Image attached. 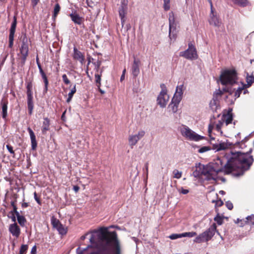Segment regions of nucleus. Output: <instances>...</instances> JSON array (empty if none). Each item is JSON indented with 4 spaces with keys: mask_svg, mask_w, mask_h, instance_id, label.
<instances>
[{
    "mask_svg": "<svg viewBox=\"0 0 254 254\" xmlns=\"http://www.w3.org/2000/svg\"><path fill=\"white\" fill-rule=\"evenodd\" d=\"M14 37H9V47L12 48L13 45Z\"/></svg>",
    "mask_w": 254,
    "mask_h": 254,
    "instance_id": "09e8293b",
    "label": "nucleus"
},
{
    "mask_svg": "<svg viewBox=\"0 0 254 254\" xmlns=\"http://www.w3.org/2000/svg\"><path fill=\"white\" fill-rule=\"evenodd\" d=\"M180 102L177 103V100H174L173 98L172 99L171 103L169 105V108L172 109V111L173 113H176L178 111V105Z\"/></svg>",
    "mask_w": 254,
    "mask_h": 254,
    "instance_id": "b1692460",
    "label": "nucleus"
},
{
    "mask_svg": "<svg viewBox=\"0 0 254 254\" xmlns=\"http://www.w3.org/2000/svg\"><path fill=\"white\" fill-rule=\"evenodd\" d=\"M16 17H14L13 21L12 22L11 27L10 29V32H9V37H14V33L15 32L16 29Z\"/></svg>",
    "mask_w": 254,
    "mask_h": 254,
    "instance_id": "393cba45",
    "label": "nucleus"
},
{
    "mask_svg": "<svg viewBox=\"0 0 254 254\" xmlns=\"http://www.w3.org/2000/svg\"><path fill=\"white\" fill-rule=\"evenodd\" d=\"M41 74V76L44 80V82L45 83V89L44 90V93H46L48 90V80L47 79V77L46 76V74L44 73V72L40 73Z\"/></svg>",
    "mask_w": 254,
    "mask_h": 254,
    "instance_id": "c756f323",
    "label": "nucleus"
},
{
    "mask_svg": "<svg viewBox=\"0 0 254 254\" xmlns=\"http://www.w3.org/2000/svg\"><path fill=\"white\" fill-rule=\"evenodd\" d=\"M209 107L213 112H217V110L219 108V102L216 97L213 96V99L210 101Z\"/></svg>",
    "mask_w": 254,
    "mask_h": 254,
    "instance_id": "6ab92c4d",
    "label": "nucleus"
},
{
    "mask_svg": "<svg viewBox=\"0 0 254 254\" xmlns=\"http://www.w3.org/2000/svg\"><path fill=\"white\" fill-rule=\"evenodd\" d=\"M189 192V190L186 189H182L181 190V192L184 194H186L188 193Z\"/></svg>",
    "mask_w": 254,
    "mask_h": 254,
    "instance_id": "6e6d98bb",
    "label": "nucleus"
},
{
    "mask_svg": "<svg viewBox=\"0 0 254 254\" xmlns=\"http://www.w3.org/2000/svg\"><path fill=\"white\" fill-rule=\"evenodd\" d=\"M73 58L75 60L78 61L81 64H83L84 63V55L75 47L73 48Z\"/></svg>",
    "mask_w": 254,
    "mask_h": 254,
    "instance_id": "ddd939ff",
    "label": "nucleus"
},
{
    "mask_svg": "<svg viewBox=\"0 0 254 254\" xmlns=\"http://www.w3.org/2000/svg\"><path fill=\"white\" fill-rule=\"evenodd\" d=\"M245 88H247V87L243 83L242 87L238 88V89L236 90H235V89H234L233 92L234 93V96L236 98L239 97L243 90H244Z\"/></svg>",
    "mask_w": 254,
    "mask_h": 254,
    "instance_id": "bb28decb",
    "label": "nucleus"
},
{
    "mask_svg": "<svg viewBox=\"0 0 254 254\" xmlns=\"http://www.w3.org/2000/svg\"><path fill=\"white\" fill-rule=\"evenodd\" d=\"M14 214L16 215L17 218H18V217H20L21 216L19 214V213L18 211H16V212H15Z\"/></svg>",
    "mask_w": 254,
    "mask_h": 254,
    "instance_id": "0e129e2a",
    "label": "nucleus"
},
{
    "mask_svg": "<svg viewBox=\"0 0 254 254\" xmlns=\"http://www.w3.org/2000/svg\"><path fill=\"white\" fill-rule=\"evenodd\" d=\"M182 237H193L197 235V233L195 232H185L182 233Z\"/></svg>",
    "mask_w": 254,
    "mask_h": 254,
    "instance_id": "72a5a7b5",
    "label": "nucleus"
},
{
    "mask_svg": "<svg viewBox=\"0 0 254 254\" xmlns=\"http://www.w3.org/2000/svg\"><path fill=\"white\" fill-rule=\"evenodd\" d=\"M17 221L20 225L24 226L26 220L23 216H21L20 217H18L17 218Z\"/></svg>",
    "mask_w": 254,
    "mask_h": 254,
    "instance_id": "a19ab883",
    "label": "nucleus"
},
{
    "mask_svg": "<svg viewBox=\"0 0 254 254\" xmlns=\"http://www.w3.org/2000/svg\"><path fill=\"white\" fill-rule=\"evenodd\" d=\"M209 23L210 25L217 27H219L221 25V22L217 17L214 10H213V12H211Z\"/></svg>",
    "mask_w": 254,
    "mask_h": 254,
    "instance_id": "f8f14e48",
    "label": "nucleus"
},
{
    "mask_svg": "<svg viewBox=\"0 0 254 254\" xmlns=\"http://www.w3.org/2000/svg\"><path fill=\"white\" fill-rule=\"evenodd\" d=\"M172 15L170 14L169 21V37L170 39H175L176 37V29L177 23L175 21V17L173 12H171Z\"/></svg>",
    "mask_w": 254,
    "mask_h": 254,
    "instance_id": "9d476101",
    "label": "nucleus"
},
{
    "mask_svg": "<svg viewBox=\"0 0 254 254\" xmlns=\"http://www.w3.org/2000/svg\"><path fill=\"white\" fill-rule=\"evenodd\" d=\"M180 55L190 60H195L198 58L196 49L191 43H189L188 49L184 52H181Z\"/></svg>",
    "mask_w": 254,
    "mask_h": 254,
    "instance_id": "0eeeda50",
    "label": "nucleus"
},
{
    "mask_svg": "<svg viewBox=\"0 0 254 254\" xmlns=\"http://www.w3.org/2000/svg\"><path fill=\"white\" fill-rule=\"evenodd\" d=\"M9 231L12 236L16 237H18L20 233V229L15 223L10 225L9 227Z\"/></svg>",
    "mask_w": 254,
    "mask_h": 254,
    "instance_id": "4468645a",
    "label": "nucleus"
},
{
    "mask_svg": "<svg viewBox=\"0 0 254 254\" xmlns=\"http://www.w3.org/2000/svg\"><path fill=\"white\" fill-rule=\"evenodd\" d=\"M0 104L1 105L2 109V117L3 119H5L7 116V110L8 101L7 99L3 97L1 100Z\"/></svg>",
    "mask_w": 254,
    "mask_h": 254,
    "instance_id": "f3484780",
    "label": "nucleus"
},
{
    "mask_svg": "<svg viewBox=\"0 0 254 254\" xmlns=\"http://www.w3.org/2000/svg\"><path fill=\"white\" fill-rule=\"evenodd\" d=\"M237 73L235 69H226L224 70L220 76L221 83L223 85L233 84L237 80Z\"/></svg>",
    "mask_w": 254,
    "mask_h": 254,
    "instance_id": "7ed1b4c3",
    "label": "nucleus"
},
{
    "mask_svg": "<svg viewBox=\"0 0 254 254\" xmlns=\"http://www.w3.org/2000/svg\"><path fill=\"white\" fill-rule=\"evenodd\" d=\"M28 249V246L27 245H22L19 252V254H25Z\"/></svg>",
    "mask_w": 254,
    "mask_h": 254,
    "instance_id": "4c0bfd02",
    "label": "nucleus"
},
{
    "mask_svg": "<svg viewBox=\"0 0 254 254\" xmlns=\"http://www.w3.org/2000/svg\"><path fill=\"white\" fill-rule=\"evenodd\" d=\"M214 220L219 225L222 224L223 222V218L220 216L219 214L217 215V216L214 218Z\"/></svg>",
    "mask_w": 254,
    "mask_h": 254,
    "instance_id": "e433bc0d",
    "label": "nucleus"
},
{
    "mask_svg": "<svg viewBox=\"0 0 254 254\" xmlns=\"http://www.w3.org/2000/svg\"><path fill=\"white\" fill-rule=\"evenodd\" d=\"M140 64V61L134 58L131 69L132 73L134 77L137 76L139 73V66Z\"/></svg>",
    "mask_w": 254,
    "mask_h": 254,
    "instance_id": "dca6fc26",
    "label": "nucleus"
},
{
    "mask_svg": "<svg viewBox=\"0 0 254 254\" xmlns=\"http://www.w3.org/2000/svg\"><path fill=\"white\" fill-rule=\"evenodd\" d=\"M160 87L162 90L157 97V101L158 105L161 107H164L169 100V97L167 94V89L165 84H161Z\"/></svg>",
    "mask_w": 254,
    "mask_h": 254,
    "instance_id": "6e6552de",
    "label": "nucleus"
},
{
    "mask_svg": "<svg viewBox=\"0 0 254 254\" xmlns=\"http://www.w3.org/2000/svg\"><path fill=\"white\" fill-rule=\"evenodd\" d=\"M27 130L29 132L30 139H31L32 149L33 150H35L37 146V141H36V136L35 135L34 132L33 131V130L31 129V128L28 127L27 128Z\"/></svg>",
    "mask_w": 254,
    "mask_h": 254,
    "instance_id": "a211bd4d",
    "label": "nucleus"
},
{
    "mask_svg": "<svg viewBox=\"0 0 254 254\" xmlns=\"http://www.w3.org/2000/svg\"><path fill=\"white\" fill-rule=\"evenodd\" d=\"M50 121L48 118H45L43 123L42 131L43 134H45L47 130L49 129Z\"/></svg>",
    "mask_w": 254,
    "mask_h": 254,
    "instance_id": "5701e85b",
    "label": "nucleus"
},
{
    "mask_svg": "<svg viewBox=\"0 0 254 254\" xmlns=\"http://www.w3.org/2000/svg\"><path fill=\"white\" fill-rule=\"evenodd\" d=\"M142 134L138 133L137 135H132L129 138V143L131 146H133L136 144L137 141L141 138Z\"/></svg>",
    "mask_w": 254,
    "mask_h": 254,
    "instance_id": "4be33fe9",
    "label": "nucleus"
},
{
    "mask_svg": "<svg viewBox=\"0 0 254 254\" xmlns=\"http://www.w3.org/2000/svg\"><path fill=\"white\" fill-rule=\"evenodd\" d=\"M233 120V117L231 115H227L223 117V119H222L223 123H225L226 126L231 123Z\"/></svg>",
    "mask_w": 254,
    "mask_h": 254,
    "instance_id": "7c9ffc66",
    "label": "nucleus"
},
{
    "mask_svg": "<svg viewBox=\"0 0 254 254\" xmlns=\"http://www.w3.org/2000/svg\"><path fill=\"white\" fill-rule=\"evenodd\" d=\"M71 20L75 23L80 25L82 23V18L76 13H72L69 15Z\"/></svg>",
    "mask_w": 254,
    "mask_h": 254,
    "instance_id": "412c9836",
    "label": "nucleus"
},
{
    "mask_svg": "<svg viewBox=\"0 0 254 254\" xmlns=\"http://www.w3.org/2000/svg\"><path fill=\"white\" fill-rule=\"evenodd\" d=\"M38 1L39 0H32V4L33 6H35L37 4Z\"/></svg>",
    "mask_w": 254,
    "mask_h": 254,
    "instance_id": "864d4df0",
    "label": "nucleus"
},
{
    "mask_svg": "<svg viewBox=\"0 0 254 254\" xmlns=\"http://www.w3.org/2000/svg\"><path fill=\"white\" fill-rule=\"evenodd\" d=\"M223 124L224 123L222 121H218V123L216 125V129L217 131H219L221 130Z\"/></svg>",
    "mask_w": 254,
    "mask_h": 254,
    "instance_id": "c03bdc74",
    "label": "nucleus"
},
{
    "mask_svg": "<svg viewBox=\"0 0 254 254\" xmlns=\"http://www.w3.org/2000/svg\"><path fill=\"white\" fill-rule=\"evenodd\" d=\"M7 150H8V151L11 153V154H14V151L13 150V148L12 146H11L10 145H6V146Z\"/></svg>",
    "mask_w": 254,
    "mask_h": 254,
    "instance_id": "8fccbe9b",
    "label": "nucleus"
},
{
    "mask_svg": "<svg viewBox=\"0 0 254 254\" xmlns=\"http://www.w3.org/2000/svg\"><path fill=\"white\" fill-rule=\"evenodd\" d=\"M216 225L213 223L207 230L199 234L194 240V242L200 243L210 240L216 231Z\"/></svg>",
    "mask_w": 254,
    "mask_h": 254,
    "instance_id": "20e7f679",
    "label": "nucleus"
},
{
    "mask_svg": "<svg viewBox=\"0 0 254 254\" xmlns=\"http://www.w3.org/2000/svg\"><path fill=\"white\" fill-rule=\"evenodd\" d=\"M171 240H175L178 238H182V234H173L169 236Z\"/></svg>",
    "mask_w": 254,
    "mask_h": 254,
    "instance_id": "58836bf2",
    "label": "nucleus"
},
{
    "mask_svg": "<svg viewBox=\"0 0 254 254\" xmlns=\"http://www.w3.org/2000/svg\"><path fill=\"white\" fill-rule=\"evenodd\" d=\"M101 74H96L95 75L96 82L99 84L98 85V87H99L101 84Z\"/></svg>",
    "mask_w": 254,
    "mask_h": 254,
    "instance_id": "37998d69",
    "label": "nucleus"
},
{
    "mask_svg": "<svg viewBox=\"0 0 254 254\" xmlns=\"http://www.w3.org/2000/svg\"><path fill=\"white\" fill-rule=\"evenodd\" d=\"M52 223L54 228L57 229V230L59 231V232L62 234L64 235L66 234V230L63 226V225L60 223L59 220L56 218H53L52 220Z\"/></svg>",
    "mask_w": 254,
    "mask_h": 254,
    "instance_id": "9b49d317",
    "label": "nucleus"
},
{
    "mask_svg": "<svg viewBox=\"0 0 254 254\" xmlns=\"http://www.w3.org/2000/svg\"><path fill=\"white\" fill-rule=\"evenodd\" d=\"M38 67H39V69L40 73H41L43 72L44 71L43 70V69H42L40 64H38Z\"/></svg>",
    "mask_w": 254,
    "mask_h": 254,
    "instance_id": "bf43d9fd",
    "label": "nucleus"
},
{
    "mask_svg": "<svg viewBox=\"0 0 254 254\" xmlns=\"http://www.w3.org/2000/svg\"><path fill=\"white\" fill-rule=\"evenodd\" d=\"M61 9L59 3H57L55 5L54 10V15L55 17H56L57 14H58L59 12L60 11Z\"/></svg>",
    "mask_w": 254,
    "mask_h": 254,
    "instance_id": "ea45409f",
    "label": "nucleus"
},
{
    "mask_svg": "<svg viewBox=\"0 0 254 254\" xmlns=\"http://www.w3.org/2000/svg\"><path fill=\"white\" fill-rule=\"evenodd\" d=\"M63 80L66 84H68L70 83L69 80L67 78L66 74H63L62 76Z\"/></svg>",
    "mask_w": 254,
    "mask_h": 254,
    "instance_id": "49530a36",
    "label": "nucleus"
},
{
    "mask_svg": "<svg viewBox=\"0 0 254 254\" xmlns=\"http://www.w3.org/2000/svg\"><path fill=\"white\" fill-rule=\"evenodd\" d=\"M73 189L75 192H77L79 190V187L77 186H73Z\"/></svg>",
    "mask_w": 254,
    "mask_h": 254,
    "instance_id": "4d7b16f0",
    "label": "nucleus"
},
{
    "mask_svg": "<svg viewBox=\"0 0 254 254\" xmlns=\"http://www.w3.org/2000/svg\"><path fill=\"white\" fill-rule=\"evenodd\" d=\"M127 9V6L124 4H122L119 9V15L121 18L122 27H123L124 23L125 22L124 17L126 13Z\"/></svg>",
    "mask_w": 254,
    "mask_h": 254,
    "instance_id": "aec40b11",
    "label": "nucleus"
},
{
    "mask_svg": "<svg viewBox=\"0 0 254 254\" xmlns=\"http://www.w3.org/2000/svg\"><path fill=\"white\" fill-rule=\"evenodd\" d=\"M244 92H243V93L244 94H246L247 93H248L249 92L248 90L246 89V88H245L244 90H243Z\"/></svg>",
    "mask_w": 254,
    "mask_h": 254,
    "instance_id": "338daca9",
    "label": "nucleus"
},
{
    "mask_svg": "<svg viewBox=\"0 0 254 254\" xmlns=\"http://www.w3.org/2000/svg\"><path fill=\"white\" fill-rule=\"evenodd\" d=\"M232 156L229 159L223 157H218L212 166L200 165L193 172L195 177L204 176L207 181L216 180L219 172L225 174L233 173L236 177L242 176L249 170L252 165L254 159L249 152L230 151Z\"/></svg>",
    "mask_w": 254,
    "mask_h": 254,
    "instance_id": "f257e3e1",
    "label": "nucleus"
},
{
    "mask_svg": "<svg viewBox=\"0 0 254 254\" xmlns=\"http://www.w3.org/2000/svg\"><path fill=\"white\" fill-rule=\"evenodd\" d=\"M212 202L213 203H215V206H217V207H220L221 206H222L223 205V201L220 199L219 200H212Z\"/></svg>",
    "mask_w": 254,
    "mask_h": 254,
    "instance_id": "79ce46f5",
    "label": "nucleus"
},
{
    "mask_svg": "<svg viewBox=\"0 0 254 254\" xmlns=\"http://www.w3.org/2000/svg\"><path fill=\"white\" fill-rule=\"evenodd\" d=\"M181 132L183 136L190 140L197 141L204 138L203 136L197 134L186 126H183Z\"/></svg>",
    "mask_w": 254,
    "mask_h": 254,
    "instance_id": "423d86ee",
    "label": "nucleus"
},
{
    "mask_svg": "<svg viewBox=\"0 0 254 254\" xmlns=\"http://www.w3.org/2000/svg\"><path fill=\"white\" fill-rule=\"evenodd\" d=\"M163 8L165 11H168L170 8V0H163Z\"/></svg>",
    "mask_w": 254,
    "mask_h": 254,
    "instance_id": "f704fd0d",
    "label": "nucleus"
},
{
    "mask_svg": "<svg viewBox=\"0 0 254 254\" xmlns=\"http://www.w3.org/2000/svg\"><path fill=\"white\" fill-rule=\"evenodd\" d=\"M90 235V244L86 248L76 250L77 254H121V248L115 231L109 232L107 228H101L86 233L80 238L84 240Z\"/></svg>",
    "mask_w": 254,
    "mask_h": 254,
    "instance_id": "f03ea898",
    "label": "nucleus"
},
{
    "mask_svg": "<svg viewBox=\"0 0 254 254\" xmlns=\"http://www.w3.org/2000/svg\"><path fill=\"white\" fill-rule=\"evenodd\" d=\"M233 1L241 6L245 7L248 5L249 1L248 0H232Z\"/></svg>",
    "mask_w": 254,
    "mask_h": 254,
    "instance_id": "cd10ccee",
    "label": "nucleus"
},
{
    "mask_svg": "<svg viewBox=\"0 0 254 254\" xmlns=\"http://www.w3.org/2000/svg\"><path fill=\"white\" fill-rule=\"evenodd\" d=\"M34 198L35 199V200L37 201V202L39 204H41V202L40 200V199L37 197V193L36 192H35L34 193Z\"/></svg>",
    "mask_w": 254,
    "mask_h": 254,
    "instance_id": "3c124183",
    "label": "nucleus"
},
{
    "mask_svg": "<svg viewBox=\"0 0 254 254\" xmlns=\"http://www.w3.org/2000/svg\"><path fill=\"white\" fill-rule=\"evenodd\" d=\"M232 146V143L229 142H222L218 144H212V148L210 146L201 147L198 149V152L200 153H203L210 150L211 149L215 150L217 151L221 150H225L230 148H231Z\"/></svg>",
    "mask_w": 254,
    "mask_h": 254,
    "instance_id": "39448f33",
    "label": "nucleus"
},
{
    "mask_svg": "<svg viewBox=\"0 0 254 254\" xmlns=\"http://www.w3.org/2000/svg\"><path fill=\"white\" fill-rule=\"evenodd\" d=\"M76 85H74L73 88L71 89L70 92L68 94V95L73 97L74 94L76 92Z\"/></svg>",
    "mask_w": 254,
    "mask_h": 254,
    "instance_id": "de8ad7c7",
    "label": "nucleus"
},
{
    "mask_svg": "<svg viewBox=\"0 0 254 254\" xmlns=\"http://www.w3.org/2000/svg\"><path fill=\"white\" fill-rule=\"evenodd\" d=\"M11 218H12V221H13V222H14L15 223V221H16V218H15V217L13 215V216L11 217Z\"/></svg>",
    "mask_w": 254,
    "mask_h": 254,
    "instance_id": "774afa93",
    "label": "nucleus"
},
{
    "mask_svg": "<svg viewBox=\"0 0 254 254\" xmlns=\"http://www.w3.org/2000/svg\"><path fill=\"white\" fill-rule=\"evenodd\" d=\"M7 55H8V54H6V55H5V56H4V57L3 58V60H2V62H1V65H2V64H3V63H4V61H5V60H6V59L7 57Z\"/></svg>",
    "mask_w": 254,
    "mask_h": 254,
    "instance_id": "052dcab7",
    "label": "nucleus"
},
{
    "mask_svg": "<svg viewBox=\"0 0 254 254\" xmlns=\"http://www.w3.org/2000/svg\"><path fill=\"white\" fill-rule=\"evenodd\" d=\"M245 224L248 225H254V215H251L247 217L246 220L244 221Z\"/></svg>",
    "mask_w": 254,
    "mask_h": 254,
    "instance_id": "2f4dec72",
    "label": "nucleus"
},
{
    "mask_svg": "<svg viewBox=\"0 0 254 254\" xmlns=\"http://www.w3.org/2000/svg\"><path fill=\"white\" fill-rule=\"evenodd\" d=\"M183 86H184V85L182 84L181 85L178 86L176 87V92L174 94L173 98H174V100H177V103L178 102H180V101L182 99V95L183 94Z\"/></svg>",
    "mask_w": 254,
    "mask_h": 254,
    "instance_id": "2eb2a0df",
    "label": "nucleus"
},
{
    "mask_svg": "<svg viewBox=\"0 0 254 254\" xmlns=\"http://www.w3.org/2000/svg\"><path fill=\"white\" fill-rule=\"evenodd\" d=\"M13 210L12 211H11V213H15V212H16V211H17V207L16 206H14V207H13Z\"/></svg>",
    "mask_w": 254,
    "mask_h": 254,
    "instance_id": "e2e57ef3",
    "label": "nucleus"
},
{
    "mask_svg": "<svg viewBox=\"0 0 254 254\" xmlns=\"http://www.w3.org/2000/svg\"><path fill=\"white\" fill-rule=\"evenodd\" d=\"M27 105L29 114L31 115L33 109V97H27Z\"/></svg>",
    "mask_w": 254,
    "mask_h": 254,
    "instance_id": "a878e982",
    "label": "nucleus"
},
{
    "mask_svg": "<svg viewBox=\"0 0 254 254\" xmlns=\"http://www.w3.org/2000/svg\"><path fill=\"white\" fill-rule=\"evenodd\" d=\"M213 126L209 125V127H208V132L209 133L212 131V130L213 129Z\"/></svg>",
    "mask_w": 254,
    "mask_h": 254,
    "instance_id": "13d9d810",
    "label": "nucleus"
},
{
    "mask_svg": "<svg viewBox=\"0 0 254 254\" xmlns=\"http://www.w3.org/2000/svg\"><path fill=\"white\" fill-rule=\"evenodd\" d=\"M21 56L19 58L21 66H23L25 63L28 54V46L27 44V39L24 37L22 40V44L20 49Z\"/></svg>",
    "mask_w": 254,
    "mask_h": 254,
    "instance_id": "1a4fd4ad",
    "label": "nucleus"
},
{
    "mask_svg": "<svg viewBox=\"0 0 254 254\" xmlns=\"http://www.w3.org/2000/svg\"><path fill=\"white\" fill-rule=\"evenodd\" d=\"M72 98V97H71V96H70L69 95H68V98H67V99L66 100V102L67 103H69L71 101Z\"/></svg>",
    "mask_w": 254,
    "mask_h": 254,
    "instance_id": "680f3d73",
    "label": "nucleus"
},
{
    "mask_svg": "<svg viewBox=\"0 0 254 254\" xmlns=\"http://www.w3.org/2000/svg\"><path fill=\"white\" fill-rule=\"evenodd\" d=\"M208 1L210 5L211 12H213V10L214 9L213 6V4L212 2V1H211V0H208Z\"/></svg>",
    "mask_w": 254,
    "mask_h": 254,
    "instance_id": "5fc2aeb1",
    "label": "nucleus"
},
{
    "mask_svg": "<svg viewBox=\"0 0 254 254\" xmlns=\"http://www.w3.org/2000/svg\"><path fill=\"white\" fill-rule=\"evenodd\" d=\"M173 174L174 175L173 177L175 178L180 179L182 177V172L177 169H175L173 171Z\"/></svg>",
    "mask_w": 254,
    "mask_h": 254,
    "instance_id": "c9c22d12",
    "label": "nucleus"
},
{
    "mask_svg": "<svg viewBox=\"0 0 254 254\" xmlns=\"http://www.w3.org/2000/svg\"><path fill=\"white\" fill-rule=\"evenodd\" d=\"M27 97H32V85L31 83H28L27 85Z\"/></svg>",
    "mask_w": 254,
    "mask_h": 254,
    "instance_id": "473e14b6",
    "label": "nucleus"
},
{
    "mask_svg": "<svg viewBox=\"0 0 254 254\" xmlns=\"http://www.w3.org/2000/svg\"><path fill=\"white\" fill-rule=\"evenodd\" d=\"M125 74H123L122 75L121 77V78H120V80L121 81H122L124 79H125Z\"/></svg>",
    "mask_w": 254,
    "mask_h": 254,
    "instance_id": "69168bd1",
    "label": "nucleus"
},
{
    "mask_svg": "<svg viewBox=\"0 0 254 254\" xmlns=\"http://www.w3.org/2000/svg\"><path fill=\"white\" fill-rule=\"evenodd\" d=\"M225 205L227 208L229 210H232L233 208V204L230 201H226Z\"/></svg>",
    "mask_w": 254,
    "mask_h": 254,
    "instance_id": "a18cd8bd",
    "label": "nucleus"
},
{
    "mask_svg": "<svg viewBox=\"0 0 254 254\" xmlns=\"http://www.w3.org/2000/svg\"><path fill=\"white\" fill-rule=\"evenodd\" d=\"M31 254H36V247L34 246L31 249Z\"/></svg>",
    "mask_w": 254,
    "mask_h": 254,
    "instance_id": "603ef678",
    "label": "nucleus"
},
{
    "mask_svg": "<svg viewBox=\"0 0 254 254\" xmlns=\"http://www.w3.org/2000/svg\"><path fill=\"white\" fill-rule=\"evenodd\" d=\"M246 82L247 84H244V85L247 87H250L252 84L254 83V76H248L246 78Z\"/></svg>",
    "mask_w": 254,
    "mask_h": 254,
    "instance_id": "c85d7f7f",
    "label": "nucleus"
}]
</instances>
